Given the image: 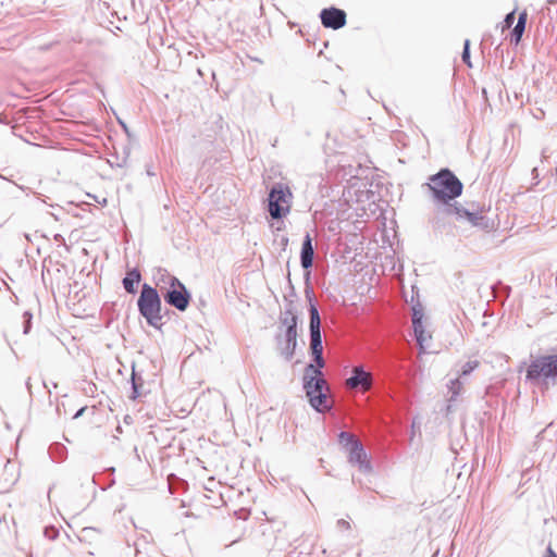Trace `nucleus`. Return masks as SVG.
Returning <instances> with one entry per match:
<instances>
[{
  "mask_svg": "<svg viewBox=\"0 0 557 557\" xmlns=\"http://www.w3.org/2000/svg\"><path fill=\"white\" fill-rule=\"evenodd\" d=\"M431 199L438 213L447 215L449 207L457 206L458 197L462 195L463 184L457 175L448 168H443L429 177L425 183Z\"/></svg>",
  "mask_w": 557,
  "mask_h": 557,
  "instance_id": "1",
  "label": "nucleus"
},
{
  "mask_svg": "<svg viewBox=\"0 0 557 557\" xmlns=\"http://www.w3.org/2000/svg\"><path fill=\"white\" fill-rule=\"evenodd\" d=\"M162 295L156 287L148 283L141 285L140 295L137 299L139 314L145 318L148 325L160 330L163 325L162 319Z\"/></svg>",
  "mask_w": 557,
  "mask_h": 557,
  "instance_id": "2",
  "label": "nucleus"
},
{
  "mask_svg": "<svg viewBox=\"0 0 557 557\" xmlns=\"http://www.w3.org/2000/svg\"><path fill=\"white\" fill-rule=\"evenodd\" d=\"M302 388L308 397L310 406L317 412L325 413L332 409V405L327 399L330 386L324 376L304 374Z\"/></svg>",
  "mask_w": 557,
  "mask_h": 557,
  "instance_id": "3",
  "label": "nucleus"
},
{
  "mask_svg": "<svg viewBox=\"0 0 557 557\" xmlns=\"http://www.w3.org/2000/svg\"><path fill=\"white\" fill-rule=\"evenodd\" d=\"M527 381H537L542 379L544 382L553 384L557 383V352L539 356L531 361L527 368Z\"/></svg>",
  "mask_w": 557,
  "mask_h": 557,
  "instance_id": "4",
  "label": "nucleus"
},
{
  "mask_svg": "<svg viewBox=\"0 0 557 557\" xmlns=\"http://www.w3.org/2000/svg\"><path fill=\"white\" fill-rule=\"evenodd\" d=\"M293 195L288 186L275 183L268 196V211L272 219L281 220L290 211Z\"/></svg>",
  "mask_w": 557,
  "mask_h": 557,
  "instance_id": "5",
  "label": "nucleus"
},
{
  "mask_svg": "<svg viewBox=\"0 0 557 557\" xmlns=\"http://www.w3.org/2000/svg\"><path fill=\"white\" fill-rule=\"evenodd\" d=\"M171 286L161 287L163 300L178 311H185L190 302L191 295L184 283L178 278H169Z\"/></svg>",
  "mask_w": 557,
  "mask_h": 557,
  "instance_id": "6",
  "label": "nucleus"
},
{
  "mask_svg": "<svg viewBox=\"0 0 557 557\" xmlns=\"http://www.w3.org/2000/svg\"><path fill=\"white\" fill-rule=\"evenodd\" d=\"M448 210L447 215H454L458 221H467L471 226L482 231H488L493 227L492 221L482 211H470L460 203L449 207Z\"/></svg>",
  "mask_w": 557,
  "mask_h": 557,
  "instance_id": "7",
  "label": "nucleus"
},
{
  "mask_svg": "<svg viewBox=\"0 0 557 557\" xmlns=\"http://www.w3.org/2000/svg\"><path fill=\"white\" fill-rule=\"evenodd\" d=\"M297 326H295V321L292 320L288 322L287 327H285L284 335L277 334L275 335V341L280 346V355L286 360L290 361L296 352L297 348Z\"/></svg>",
  "mask_w": 557,
  "mask_h": 557,
  "instance_id": "8",
  "label": "nucleus"
},
{
  "mask_svg": "<svg viewBox=\"0 0 557 557\" xmlns=\"http://www.w3.org/2000/svg\"><path fill=\"white\" fill-rule=\"evenodd\" d=\"M309 350L311 356L323 354V342L321 334V317L319 310L312 308L311 321H309Z\"/></svg>",
  "mask_w": 557,
  "mask_h": 557,
  "instance_id": "9",
  "label": "nucleus"
},
{
  "mask_svg": "<svg viewBox=\"0 0 557 557\" xmlns=\"http://www.w3.org/2000/svg\"><path fill=\"white\" fill-rule=\"evenodd\" d=\"M346 384L349 388L367 392L372 387L373 377L363 366H356L352 368L351 375L347 379Z\"/></svg>",
  "mask_w": 557,
  "mask_h": 557,
  "instance_id": "10",
  "label": "nucleus"
},
{
  "mask_svg": "<svg viewBox=\"0 0 557 557\" xmlns=\"http://www.w3.org/2000/svg\"><path fill=\"white\" fill-rule=\"evenodd\" d=\"M321 23L325 28L339 29L346 25L347 15L342 9L330 7L320 12Z\"/></svg>",
  "mask_w": 557,
  "mask_h": 557,
  "instance_id": "11",
  "label": "nucleus"
},
{
  "mask_svg": "<svg viewBox=\"0 0 557 557\" xmlns=\"http://www.w3.org/2000/svg\"><path fill=\"white\" fill-rule=\"evenodd\" d=\"M347 451L348 461L352 465H357L361 472L370 473L372 471L371 462L361 442L355 443Z\"/></svg>",
  "mask_w": 557,
  "mask_h": 557,
  "instance_id": "12",
  "label": "nucleus"
},
{
  "mask_svg": "<svg viewBox=\"0 0 557 557\" xmlns=\"http://www.w3.org/2000/svg\"><path fill=\"white\" fill-rule=\"evenodd\" d=\"M313 259H314V248L312 245V238L309 233H307L304 237L302 245H301V251H300V264L301 268L307 271L306 273V280L309 281L310 278V269L313 265Z\"/></svg>",
  "mask_w": 557,
  "mask_h": 557,
  "instance_id": "13",
  "label": "nucleus"
},
{
  "mask_svg": "<svg viewBox=\"0 0 557 557\" xmlns=\"http://www.w3.org/2000/svg\"><path fill=\"white\" fill-rule=\"evenodd\" d=\"M141 281V273L137 268L128 270L122 280L124 289L132 295L137 293V286Z\"/></svg>",
  "mask_w": 557,
  "mask_h": 557,
  "instance_id": "14",
  "label": "nucleus"
},
{
  "mask_svg": "<svg viewBox=\"0 0 557 557\" xmlns=\"http://www.w3.org/2000/svg\"><path fill=\"white\" fill-rule=\"evenodd\" d=\"M284 300H285L284 311L281 312L280 319H278L281 325L287 327L288 322L294 320L295 326H298L299 318L297 315L296 306H295L294 300L288 299L287 297H284Z\"/></svg>",
  "mask_w": 557,
  "mask_h": 557,
  "instance_id": "15",
  "label": "nucleus"
},
{
  "mask_svg": "<svg viewBox=\"0 0 557 557\" xmlns=\"http://www.w3.org/2000/svg\"><path fill=\"white\" fill-rule=\"evenodd\" d=\"M312 362L308 363L305 367L304 374L305 375H318L324 376L322 369L325 367V360L323 354L313 355Z\"/></svg>",
  "mask_w": 557,
  "mask_h": 557,
  "instance_id": "16",
  "label": "nucleus"
},
{
  "mask_svg": "<svg viewBox=\"0 0 557 557\" xmlns=\"http://www.w3.org/2000/svg\"><path fill=\"white\" fill-rule=\"evenodd\" d=\"M527 18H528V14L525 11H523L519 14L517 23L510 33L511 42L518 45L521 41V38L525 30Z\"/></svg>",
  "mask_w": 557,
  "mask_h": 557,
  "instance_id": "17",
  "label": "nucleus"
},
{
  "mask_svg": "<svg viewBox=\"0 0 557 557\" xmlns=\"http://www.w3.org/2000/svg\"><path fill=\"white\" fill-rule=\"evenodd\" d=\"M48 451H49L50 458L54 462H62L67 457V449L61 443L51 444Z\"/></svg>",
  "mask_w": 557,
  "mask_h": 557,
  "instance_id": "18",
  "label": "nucleus"
},
{
  "mask_svg": "<svg viewBox=\"0 0 557 557\" xmlns=\"http://www.w3.org/2000/svg\"><path fill=\"white\" fill-rule=\"evenodd\" d=\"M144 380L140 374L135 371V366H133V371L131 375V385H132V394L129 396L131 399H137L141 393L140 387L143 386Z\"/></svg>",
  "mask_w": 557,
  "mask_h": 557,
  "instance_id": "19",
  "label": "nucleus"
},
{
  "mask_svg": "<svg viewBox=\"0 0 557 557\" xmlns=\"http://www.w3.org/2000/svg\"><path fill=\"white\" fill-rule=\"evenodd\" d=\"M338 442L345 450H348L355 443H359L360 441L352 433L341 431Z\"/></svg>",
  "mask_w": 557,
  "mask_h": 557,
  "instance_id": "20",
  "label": "nucleus"
},
{
  "mask_svg": "<svg viewBox=\"0 0 557 557\" xmlns=\"http://www.w3.org/2000/svg\"><path fill=\"white\" fill-rule=\"evenodd\" d=\"M462 385L463 383L461 381V377L459 376L449 381V383L447 384L448 391L450 393L449 401H455L457 399V397L460 395L462 391Z\"/></svg>",
  "mask_w": 557,
  "mask_h": 557,
  "instance_id": "21",
  "label": "nucleus"
},
{
  "mask_svg": "<svg viewBox=\"0 0 557 557\" xmlns=\"http://www.w3.org/2000/svg\"><path fill=\"white\" fill-rule=\"evenodd\" d=\"M169 278H177L176 276L170 274L166 270L159 269L156 275V285L161 290V287L171 286V281Z\"/></svg>",
  "mask_w": 557,
  "mask_h": 557,
  "instance_id": "22",
  "label": "nucleus"
},
{
  "mask_svg": "<svg viewBox=\"0 0 557 557\" xmlns=\"http://www.w3.org/2000/svg\"><path fill=\"white\" fill-rule=\"evenodd\" d=\"M305 296H306V299L308 300L309 302V308H308V311H309V321H311V310L312 308L315 309V310H319L318 309V306H317V302L314 300V293H313V288L310 284H306V287H305Z\"/></svg>",
  "mask_w": 557,
  "mask_h": 557,
  "instance_id": "23",
  "label": "nucleus"
},
{
  "mask_svg": "<svg viewBox=\"0 0 557 557\" xmlns=\"http://www.w3.org/2000/svg\"><path fill=\"white\" fill-rule=\"evenodd\" d=\"M412 327L416 341L420 345V347H422L423 342L425 341V329L423 325V321L412 323Z\"/></svg>",
  "mask_w": 557,
  "mask_h": 557,
  "instance_id": "24",
  "label": "nucleus"
},
{
  "mask_svg": "<svg viewBox=\"0 0 557 557\" xmlns=\"http://www.w3.org/2000/svg\"><path fill=\"white\" fill-rule=\"evenodd\" d=\"M480 362L478 360H469L462 364L460 371L458 372L459 377H465L470 375L478 367Z\"/></svg>",
  "mask_w": 557,
  "mask_h": 557,
  "instance_id": "25",
  "label": "nucleus"
},
{
  "mask_svg": "<svg viewBox=\"0 0 557 557\" xmlns=\"http://www.w3.org/2000/svg\"><path fill=\"white\" fill-rule=\"evenodd\" d=\"M550 159H553L554 162L556 163V171H557V149L553 150V149L546 147L542 150V162L550 163Z\"/></svg>",
  "mask_w": 557,
  "mask_h": 557,
  "instance_id": "26",
  "label": "nucleus"
},
{
  "mask_svg": "<svg viewBox=\"0 0 557 557\" xmlns=\"http://www.w3.org/2000/svg\"><path fill=\"white\" fill-rule=\"evenodd\" d=\"M461 59L462 61L469 66L471 67L472 64L470 62V40L469 39H466L465 40V44H463V49H462V53H461Z\"/></svg>",
  "mask_w": 557,
  "mask_h": 557,
  "instance_id": "27",
  "label": "nucleus"
},
{
  "mask_svg": "<svg viewBox=\"0 0 557 557\" xmlns=\"http://www.w3.org/2000/svg\"><path fill=\"white\" fill-rule=\"evenodd\" d=\"M423 318H424V313H423L422 307L420 305L413 306L412 307L411 322L412 323L421 322V321H423Z\"/></svg>",
  "mask_w": 557,
  "mask_h": 557,
  "instance_id": "28",
  "label": "nucleus"
},
{
  "mask_svg": "<svg viewBox=\"0 0 557 557\" xmlns=\"http://www.w3.org/2000/svg\"><path fill=\"white\" fill-rule=\"evenodd\" d=\"M23 325H24V331L23 333L24 334H28L30 329H32V319H33V314L29 312V311H25L23 313Z\"/></svg>",
  "mask_w": 557,
  "mask_h": 557,
  "instance_id": "29",
  "label": "nucleus"
},
{
  "mask_svg": "<svg viewBox=\"0 0 557 557\" xmlns=\"http://www.w3.org/2000/svg\"><path fill=\"white\" fill-rule=\"evenodd\" d=\"M515 20H516V12L515 11H511V12L507 13L505 18H504V21H503V29L510 28L513 25Z\"/></svg>",
  "mask_w": 557,
  "mask_h": 557,
  "instance_id": "30",
  "label": "nucleus"
},
{
  "mask_svg": "<svg viewBox=\"0 0 557 557\" xmlns=\"http://www.w3.org/2000/svg\"><path fill=\"white\" fill-rule=\"evenodd\" d=\"M44 533L49 540H54L59 535V530L54 527H46Z\"/></svg>",
  "mask_w": 557,
  "mask_h": 557,
  "instance_id": "31",
  "label": "nucleus"
},
{
  "mask_svg": "<svg viewBox=\"0 0 557 557\" xmlns=\"http://www.w3.org/2000/svg\"><path fill=\"white\" fill-rule=\"evenodd\" d=\"M336 524L339 530H349L351 528L350 523L345 519L337 520Z\"/></svg>",
  "mask_w": 557,
  "mask_h": 557,
  "instance_id": "32",
  "label": "nucleus"
},
{
  "mask_svg": "<svg viewBox=\"0 0 557 557\" xmlns=\"http://www.w3.org/2000/svg\"><path fill=\"white\" fill-rule=\"evenodd\" d=\"M545 557H557V553L552 548L550 545H548L546 548Z\"/></svg>",
  "mask_w": 557,
  "mask_h": 557,
  "instance_id": "33",
  "label": "nucleus"
},
{
  "mask_svg": "<svg viewBox=\"0 0 557 557\" xmlns=\"http://www.w3.org/2000/svg\"><path fill=\"white\" fill-rule=\"evenodd\" d=\"M85 410H86V407H82V408H79V409L75 412V414L73 416V419H78L79 417H82V416L84 414Z\"/></svg>",
  "mask_w": 557,
  "mask_h": 557,
  "instance_id": "34",
  "label": "nucleus"
},
{
  "mask_svg": "<svg viewBox=\"0 0 557 557\" xmlns=\"http://www.w3.org/2000/svg\"><path fill=\"white\" fill-rule=\"evenodd\" d=\"M54 240L60 243V244H65V239H64V237L61 234H55L54 235Z\"/></svg>",
  "mask_w": 557,
  "mask_h": 557,
  "instance_id": "35",
  "label": "nucleus"
},
{
  "mask_svg": "<svg viewBox=\"0 0 557 557\" xmlns=\"http://www.w3.org/2000/svg\"><path fill=\"white\" fill-rule=\"evenodd\" d=\"M126 161H127V157H124L121 161H117V162L115 163V165H116L117 168H123V166L126 164Z\"/></svg>",
  "mask_w": 557,
  "mask_h": 557,
  "instance_id": "36",
  "label": "nucleus"
},
{
  "mask_svg": "<svg viewBox=\"0 0 557 557\" xmlns=\"http://www.w3.org/2000/svg\"><path fill=\"white\" fill-rule=\"evenodd\" d=\"M146 172L149 176H154L156 175V172L153 171V168L150 166V165H147L146 168Z\"/></svg>",
  "mask_w": 557,
  "mask_h": 557,
  "instance_id": "37",
  "label": "nucleus"
},
{
  "mask_svg": "<svg viewBox=\"0 0 557 557\" xmlns=\"http://www.w3.org/2000/svg\"><path fill=\"white\" fill-rule=\"evenodd\" d=\"M26 387L28 389V393L29 395L32 396L33 395V392H32V385H30V379L28 377V380L26 381Z\"/></svg>",
  "mask_w": 557,
  "mask_h": 557,
  "instance_id": "38",
  "label": "nucleus"
},
{
  "mask_svg": "<svg viewBox=\"0 0 557 557\" xmlns=\"http://www.w3.org/2000/svg\"><path fill=\"white\" fill-rule=\"evenodd\" d=\"M532 174H533V176H534V177H537V175H539V173H537V168H534V169L532 170Z\"/></svg>",
  "mask_w": 557,
  "mask_h": 557,
  "instance_id": "39",
  "label": "nucleus"
},
{
  "mask_svg": "<svg viewBox=\"0 0 557 557\" xmlns=\"http://www.w3.org/2000/svg\"><path fill=\"white\" fill-rule=\"evenodd\" d=\"M282 244H283L284 246H286V245L288 244V238H287V237H283V238H282Z\"/></svg>",
  "mask_w": 557,
  "mask_h": 557,
  "instance_id": "40",
  "label": "nucleus"
},
{
  "mask_svg": "<svg viewBox=\"0 0 557 557\" xmlns=\"http://www.w3.org/2000/svg\"><path fill=\"white\" fill-rule=\"evenodd\" d=\"M197 73H198L200 76H202V75H203V73H202V71H201L200 69H198V70H197Z\"/></svg>",
  "mask_w": 557,
  "mask_h": 557,
  "instance_id": "41",
  "label": "nucleus"
}]
</instances>
